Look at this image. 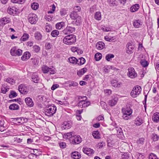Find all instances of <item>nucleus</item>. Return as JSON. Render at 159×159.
I'll return each mask as SVG.
<instances>
[{
    "label": "nucleus",
    "mask_w": 159,
    "mask_h": 159,
    "mask_svg": "<svg viewBox=\"0 0 159 159\" xmlns=\"http://www.w3.org/2000/svg\"><path fill=\"white\" fill-rule=\"evenodd\" d=\"M76 41V36L73 34L66 36L63 39V43L66 45H71Z\"/></svg>",
    "instance_id": "1"
},
{
    "label": "nucleus",
    "mask_w": 159,
    "mask_h": 159,
    "mask_svg": "<svg viewBox=\"0 0 159 159\" xmlns=\"http://www.w3.org/2000/svg\"><path fill=\"white\" fill-rule=\"evenodd\" d=\"M79 99H82L78 103V106L80 108L87 107L90 104V102L87 100V98L86 96H81Z\"/></svg>",
    "instance_id": "2"
},
{
    "label": "nucleus",
    "mask_w": 159,
    "mask_h": 159,
    "mask_svg": "<svg viewBox=\"0 0 159 159\" xmlns=\"http://www.w3.org/2000/svg\"><path fill=\"white\" fill-rule=\"evenodd\" d=\"M57 111V107L54 104H52L46 108L45 114L49 116H52Z\"/></svg>",
    "instance_id": "3"
},
{
    "label": "nucleus",
    "mask_w": 159,
    "mask_h": 159,
    "mask_svg": "<svg viewBox=\"0 0 159 159\" xmlns=\"http://www.w3.org/2000/svg\"><path fill=\"white\" fill-rule=\"evenodd\" d=\"M123 113L122 117L125 120H128L131 117V115L132 113V110L129 108H123L122 109Z\"/></svg>",
    "instance_id": "4"
},
{
    "label": "nucleus",
    "mask_w": 159,
    "mask_h": 159,
    "mask_svg": "<svg viewBox=\"0 0 159 159\" xmlns=\"http://www.w3.org/2000/svg\"><path fill=\"white\" fill-rule=\"evenodd\" d=\"M141 91V88L140 86H136L134 87L131 92V95L133 98L137 97Z\"/></svg>",
    "instance_id": "5"
},
{
    "label": "nucleus",
    "mask_w": 159,
    "mask_h": 159,
    "mask_svg": "<svg viewBox=\"0 0 159 159\" xmlns=\"http://www.w3.org/2000/svg\"><path fill=\"white\" fill-rule=\"evenodd\" d=\"M70 17L73 20H76L75 24L76 25L80 24L81 19V17L79 16L77 12L73 11L70 15Z\"/></svg>",
    "instance_id": "6"
},
{
    "label": "nucleus",
    "mask_w": 159,
    "mask_h": 159,
    "mask_svg": "<svg viewBox=\"0 0 159 159\" xmlns=\"http://www.w3.org/2000/svg\"><path fill=\"white\" fill-rule=\"evenodd\" d=\"M10 52L12 56H20L22 53V51L19 49H17L16 47L12 48L10 50Z\"/></svg>",
    "instance_id": "7"
},
{
    "label": "nucleus",
    "mask_w": 159,
    "mask_h": 159,
    "mask_svg": "<svg viewBox=\"0 0 159 159\" xmlns=\"http://www.w3.org/2000/svg\"><path fill=\"white\" fill-rule=\"evenodd\" d=\"M42 69L43 73H48L50 74H53L55 73V70L53 68L49 67L44 65L42 67Z\"/></svg>",
    "instance_id": "8"
},
{
    "label": "nucleus",
    "mask_w": 159,
    "mask_h": 159,
    "mask_svg": "<svg viewBox=\"0 0 159 159\" xmlns=\"http://www.w3.org/2000/svg\"><path fill=\"white\" fill-rule=\"evenodd\" d=\"M28 20L31 24H35L38 20L37 16L34 14L31 13L29 16Z\"/></svg>",
    "instance_id": "9"
},
{
    "label": "nucleus",
    "mask_w": 159,
    "mask_h": 159,
    "mask_svg": "<svg viewBox=\"0 0 159 159\" xmlns=\"http://www.w3.org/2000/svg\"><path fill=\"white\" fill-rule=\"evenodd\" d=\"M128 71V75L129 77L131 78H134L137 77V74L133 68L131 67L129 68Z\"/></svg>",
    "instance_id": "10"
},
{
    "label": "nucleus",
    "mask_w": 159,
    "mask_h": 159,
    "mask_svg": "<svg viewBox=\"0 0 159 159\" xmlns=\"http://www.w3.org/2000/svg\"><path fill=\"white\" fill-rule=\"evenodd\" d=\"M18 89L20 93L22 94H26L28 92L27 87L23 84L20 85L18 87Z\"/></svg>",
    "instance_id": "11"
},
{
    "label": "nucleus",
    "mask_w": 159,
    "mask_h": 159,
    "mask_svg": "<svg viewBox=\"0 0 159 159\" xmlns=\"http://www.w3.org/2000/svg\"><path fill=\"white\" fill-rule=\"evenodd\" d=\"M71 143L73 144H78L80 143L82 141L81 138L80 136L74 135L73 138L70 139Z\"/></svg>",
    "instance_id": "12"
},
{
    "label": "nucleus",
    "mask_w": 159,
    "mask_h": 159,
    "mask_svg": "<svg viewBox=\"0 0 159 159\" xmlns=\"http://www.w3.org/2000/svg\"><path fill=\"white\" fill-rule=\"evenodd\" d=\"M126 53L130 54L133 52L134 46L131 43H129L126 45Z\"/></svg>",
    "instance_id": "13"
},
{
    "label": "nucleus",
    "mask_w": 159,
    "mask_h": 159,
    "mask_svg": "<svg viewBox=\"0 0 159 159\" xmlns=\"http://www.w3.org/2000/svg\"><path fill=\"white\" fill-rule=\"evenodd\" d=\"M11 22V19L10 18L5 17H3L0 20V25L3 26L5 24L9 23Z\"/></svg>",
    "instance_id": "14"
},
{
    "label": "nucleus",
    "mask_w": 159,
    "mask_h": 159,
    "mask_svg": "<svg viewBox=\"0 0 159 159\" xmlns=\"http://www.w3.org/2000/svg\"><path fill=\"white\" fill-rule=\"evenodd\" d=\"M75 29L74 27L70 26H67L64 31V33L66 34H67L75 32Z\"/></svg>",
    "instance_id": "15"
},
{
    "label": "nucleus",
    "mask_w": 159,
    "mask_h": 159,
    "mask_svg": "<svg viewBox=\"0 0 159 159\" xmlns=\"http://www.w3.org/2000/svg\"><path fill=\"white\" fill-rule=\"evenodd\" d=\"M7 12L10 15H13L17 13L18 10L15 7H9L7 8Z\"/></svg>",
    "instance_id": "16"
},
{
    "label": "nucleus",
    "mask_w": 159,
    "mask_h": 159,
    "mask_svg": "<svg viewBox=\"0 0 159 159\" xmlns=\"http://www.w3.org/2000/svg\"><path fill=\"white\" fill-rule=\"evenodd\" d=\"M111 84L113 87L115 88L120 87L122 84L121 83L118 82L117 80L114 79L111 80Z\"/></svg>",
    "instance_id": "17"
},
{
    "label": "nucleus",
    "mask_w": 159,
    "mask_h": 159,
    "mask_svg": "<svg viewBox=\"0 0 159 159\" xmlns=\"http://www.w3.org/2000/svg\"><path fill=\"white\" fill-rule=\"evenodd\" d=\"M82 150L84 153L88 156H90L94 152L93 150L88 148H83Z\"/></svg>",
    "instance_id": "18"
},
{
    "label": "nucleus",
    "mask_w": 159,
    "mask_h": 159,
    "mask_svg": "<svg viewBox=\"0 0 159 159\" xmlns=\"http://www.w3.org/2000/svg\"><path fill=\"white\" fill-rule=\"evenodd\" d=\"M142 22L139 20H134L133 22L134 26L136 28L139 27L142 25Z\"/></svg>",
    "instance_id": "19"
},
{
    "label": "nucleus",
    "mask_w": 159,
    "mask_h": 159,
    "mask_svg": "<svg viewBox=\"0 0 159 159\" xmlns=\"http://www.w3.org/2000/svg\"><path fill=\"white\" fill-rule=\"evenodd\" d=\"M31 56L30 53L28 52H26L24 53L21 57V60L24 61L29 59Z\"/></svg>",
    "instance_id": "20"
},
{
    "label": "nucleus",
    "mask_w": 159,
    "mask_h": 159,
    "mask_svg": "<svg viewBox=\"0 0 159 159\" xmlns=\"http://www.w3.org/2000/svg\"><path fill=\"white\" fill-rule=\"evenodd\" d=\"M71 157L74 159H79L81 157V155L78 152H74L71 153Z\"/></svg>",
    "instance_id": "21"
},
{
    "label": "nucleus",
    "mask_w": 159,
    "mask_h": 159,
    "mask_svg": "<svg viewBox=\"0 0 159 159\" xmlns=\"http://www.w3.org/2000/svg\"><path fill=\"white\" fill-rule=\"evenodd\" d=\"M140 6L138 4L132 5L130 8V11L132 12L137 11L139 9Z\"/></svg>",
    "instance_id": "22"
},
{
    "label": "nucleus",
    "mask_w": 159,
    "mask_h": 159,
    "mask_svg": "<svg viewBox=\"0 0 159 159\" xmlns=\"http://www.w3.org/2000/svg\"><path fill=\"white\" fill-rule=\"evenodd\" d=\"M71 124L70 121H65L62 124V127L64 129H68L71 127Z\"/></svg>",
    "instance_id": "23"
},
{
    "label": "nucleus",
    "mask_w": 159,
    "mask_h": 159,
    "mask_svg": "<svg viewBox=\"0 0 159 159\" xmlns=\"http://www.w3.org/2000/svg\"><path fill=\"white\" fill-rule=\"evenodd\" d=\"M31 79L35 83H38L39 80V78L36 73H34L32 74Z\"/></svg>",
    "instance_id": "24"
},
{
    "label": "nucleus",
    "mask_w": 159,
    "mask_h": 159,
    "mask_svg": "<svg viewBox=\"0 0 159 159\" xmlns=\"http://www.w3.org/2000/svg\"><path fill=\"white\" fill-rule=\"evenodd\" d=\"M25 101L27 105L30 107H32L34 103L32 101V99L30 97H28L25 98Z\"/></svg>",
    "instance_id": "25"
},
{
    "label": "nucleus",
    "mask_w": 159,
    "mask_h": 159,
    "mask_svg": "<svg viewBox=\"0 0 159 159\" xmlns=\"http://www.w3.org/2000/svg\"><path fill=\"white\" fill-rule=\"evenodd\" d=\"M118 101V99L117 98H114L112 99L109 100L108 104L111 106H114L116 104Z\"/></svg>",
    "instance_id": "26"
},
{
    "label": "nucleus",
    "mask_w": 159,
    "mask_h": 159,
    "mask_svg": "<svg viewBox=\"0 0 159 159\" xmlns=\"http://www.w3.org/2000/svg\"><path fill=\"white\" fill-rule=\"evenodd\" d=\"M105 46L104 43L102 42H99L97 43L96 45V48L98 50L102 49Z\"/></svg>",
    "instance_id": "27"
},
{
    "label": "nucleus",
    "mask_w": 159,
    "mask_h": 159,
    "mask_svg": "<svg viewBox=\"0 0 159 159\" xmlns=\"http://www.w3.org/2000/svg\"><path fill=\"white\" fill-rule=\"evenodd\" d=\"M74 134L75 133L73 132L67 133L66 134L64 135L63 137L67 139H70L73 138V136H74Z\"/></svg>",
    "instance_id": "28"
},
{
    "label": "nucleus",
    "mask_w": 159,
    "mask_h": 159,
    "mask_svg": "<svg viewBox=\"0 0 159 159\" xmlns=\"http://www.w3.org/2000/svg\"><path fill=\"white\" fill-rule=\"evenodd\" d=\"M87 69L86 68H84L79 70L77 71V75L80 77L83 75L87 71Z\"/></svg>",
    "instance_id": "29"
},
{
    "label": "nucleus",
    "mask_w": 159,
    "mask_h": 159,
    "mask_svg": "<svg viewBox=\"0 0 159 159\" xmlns=\"http://www.w3.org/2000/svg\"><path fill=\"white\" fill-rule=\"evenodd\" d=\"M34 37L36 40H41L42 39V36L40 32H36L34 33Z\"/></svg>",
    "instance_id": "30"
},
{
    "label": "nucleus",
    "mask_w": 159,
    "mask_h": 159,
    "mask_svg": "<svg viewBox=\"0 0 159 159\" xmlns=\"http://www.w3.org/2000/svg\"><path fill=\"white\" fill-rule=\"evenodd\" d=\"M152 120L154 122H156L159 121V113L156 112L153 114Z\"/></svg>",
    "instance_id": "31"
},
{
    "label": "nucleus",
    "mask_w": 159,
    "mask_h": 159,
    "mask_svg": "<svg viewBox=\"0 0 159 159\" xmlns=\"http://www.w3.org/2000/svg\"><path fill=\"white\" fill-rule=\"evenodd\" d=\"M85 62V59L83 57H81L80 58L77 59L76 64L79 65H82L84 64Z\"/></svg>",
    "instance_id": "32"
},
{
    "label": "nucleus",
    "mask_w": 159,
    "mask_h": 159,
    "mask_svg": "<svg viewBox=\"0 0 159 159\" xmlns=\"http://www.w3.org/2000/svg\"><path fill=\"white\" fill-rule=\"evenodd\" d=\"M64 23L62 21L56 24L55 26L57 29L60 30L64 26Z\"/></svg>",
    "instance_id": "33"
},
{
    "label": "nucleus",
    "mask_w": 159,
    "mask_h": 159,
    "mask_svg": "<svg viewBox=\"0 0 159 159\" xmlns=\"http://www.w3.org/2000/svg\"><path fill=\"white\" fill-rule=\"evenodd\" d=\"M95 18L97 20H100L101 19V12L98 11L95 13L94 16Z\"/></svg>",
    "instance_id": "34"
},
{
    "label": "nucleus",
    "mask_w": 159,
    "mask_h": 159,
    "mask_svg": "<svg viewBox=\"0 0 159 159\" xmlns=\"http://www.w3.org/2000/svg\"><path fill=\"white\" fill-rule=\"evenodd\" d=\"M92 135L95 139H99L100 138V134L98 131H95L93 132Z\"/></svg>",
    "instance_id": "35"
},
{
    "label": "nucleus",
    "mask_w": 159,
    "mask_h": 159,
    "mask_svg": "<svg viewBox=\"0 0 159 159\" xmlns=\"http://www.w3.org/2000/svg\"><path fill=\"white\" fill-rule=\"evenodd\" d=\"M9 109L11 110H17L19 109L18 105L16 104H11L9 106Z\"/></svg>",
    "instance_id": "36"
},
{
    "label": "nucleus",
    "mask_w": 159,
    "mask_h": 159,
    "mask_svg": "<svg viewBox=\"0 0 159 159\" xmlns=\"http://www.w3.org/2000/svg\"><path fill=\"white\" fill-rule=\"evenodd\" d=\"M69 62L72 64H76L77 59L75 57H70L68 58Z\"/></svg>",
    "instance_id": "37"
},
{
    "label": "nucleus",
    "mask_w": 159,
    "mask_h": 159,
    "mask_svg": "<svg viewBox=\"0 0 159 159\" xmlns=\"http://www.w3.org/2000/svg\"><path fill=\"white\" fill-rule=\"evenodd\" d=\"M39 156V154H37V153H31L30 154L28 155V157L30 159H36L37 157Z\"/></svg>",
    "instance_id": "38"
},
{
    "label": "nucleus",
    "mask_w": 159,
    "mask_h": 159,
    "mask_svg": "<svg viewBox=\"0 0 159 159\" xmlns=\"http://www.w3.org/2000/svg\"><path fill=\"white\" fill-rule=\"evenodd\" d=\"M29 38V35L26 33H24L20 39V40L22 41H25L27 40Z\"/></svg>",
    "instance_id": "39"
},
{
    "label": "nucleus",
    "mask_w": 159,
    "mask_h": 159,
    "mask_svg": "<svg viewBox=\"0 0 159 159\" xmlns=\"http://www.w3.org/2000/svg\"><path fill=\"white\" fill-rule=\"evenodd\" d=\"M140 63L141 65L144 67H147L148 65V61L144 59L141 60L140 61Z\"/></svg>",
    "instance_id": "40"
},
{
    "label": "nucleus",
    "mask_w": 159,
    "mask_h": 159,
    "mask_svg": "<svg viewBox=\"0 0 159 159\" xmlns=\"http://www.w3.org/2000/svg\"><path fill=\"white\" fill-rule=\"evenodd\" d=\"M143 123L142 120L139 118H136L134 122L135 124L138 126L140 125Z\"/></svg>",
    "instance_id": "41"
},
{
    "label": "nucleus",
    "mask_w": 159,
    "mask_h": 159,
    "mask_svg": "<svg viewBox=\"0 0 159 159\" xmlns=\"http://www.w3.org/2000/svg\"><path fill=\"white\" fill-rule=\"evenodd\" d=\"M102 57V55L100 53H97L95 55L94 58L97 61L100 60Z\"/></svg>",
    "instance_id": "42"
},
{
    "label": "nucleus",
    "mask_w": 159,
    "mask_h": 159,
    "mask_svg": "<svg viewBox=\"0 0 159 159\" xmlns=\"http://www.w3.org/2000/svg\"><path fill=\"white\" fill-rule=\"evenodd\" d=\"M114 56L113 54H109L106 55L105 57L106 60L108 61H110L111 60V59L114 58Z\"/></svg>",
    "instance_id": "43"
},
{
    "label": "nucleus",
    "mask_w": 159,
    "mask_h": 159,
    "mask_svg": "<svg viewBox=\"0 0 159 159\" xmlns=\"http://www.w3.org/2000/svg\"><path fill=\"white\" fill-rule=\"evenodd\" d=\"M144 139L143 138H140L137 141V143L140 145H143V144Z\"/></svg>",
    "instance_id": "44"
},
{
    "label": "nucleus",
    "mask_w": 159,
    "mask_h": 159,
    "mask_svg": "<svg viewBox=\"0 0 159 159\" xmlns=\"http://www.w3.org/2000/svg\"><path fill=\"white\" fill-rule=\"evenodd\" d=\"M33 51L35 52H38L40 49V47L38 45H34L33 47Z\"/></svg>",
    "instance_id": "45"
},
{
    "label": "nucleus",
    "mask_w": 159,
    "mask_h": 159,
    "mask_svg": "<svg viewBox=\"0 0 159 159\" xmlns=\"http://www.w3.org/2000/svg\"><path fill=\"white\" fill-rule=\"evenodd\" d=\"M31 60H32V63L34 65L37 66L38 65L39 63V59L34 58H32Z\"/></svg>",
    "instance_id": "46"
},
{
    "label": "nucleus",
    "mask_w": 159,
    "mask_h": 159,
    "mask_svg": "<svg viewBox=\"0 0 159 159\" xmlns=\"http://www.w3.org/2000/svg\"><path fill=\"white\" fill-rule=\"evenodd\" d=\"M17 96V94L16 93L12 91H11L9 95V97L11 98L15 97Z\"/></svg>",
    "instance_id": "47"
},
{
    "label": "nucleus",
    "mask_w": 159,
    "mask_h": 159,
    "mask_svg": "<svg viewBox=\"0 0 159 159\" xmlns=\"http://www.w3.org/2000/svg\"><path fill=\"white\" fill-rule=\"evenodd\" d=\"M69 85L70 87H76L78 85V84L76 82L71 81L69 82Z\"/></svg>",
    "instance_id": "48"
},
{
    "label": "nucleus",
    "mask_w": 159,
    "mask_h": 159,
    "mask_svg": "<svg viewBox=\"0 0 159 159\" xmlns=\"http://www.w3.org/2000/svg\"><path fill=\"white\" fill-rule=\"evenodd\" d=\"M31 7L33 9L35 10L38 9L39 5L38 3L34 2L32 4Z\"/></svg>",
    "instance_id": "49"
},
{
    "label": "nucleus",
    "mask_w": 159,
    "mask_h": 159,
    "mask_svg": "<svg viewBox=\"0 0 159 159\" xmlns=\"http://www.w3.org/2000/svg\"><path fill=\"white\" fill-rule=\"evenodd\" d=\"M58 31L56 30L52 31L51 33V35L53 37H56L59 34Z\"/></svg>",
    "instance_id": "50"
},
{
    "label": "nucleus",
    "mask_w": 159,
    "mask_h": 159,
    "mask_svg": "<svg viewBox=\"0 0 159 159\" xmlns=\"http://www.w3.org/2000/svg\"><path fill=\"white\" fill-rule=\"evenodd\" d=\"M149 159H159L157 156L153 153H151L148 157Z\"/></svg>",
    "instance_id": "51"
},
{
    "label": "nucleus",
    "mask_w": 159,
    "mask_h": 159,
    "mask_svg": "<svg viewBox=\"0 0 159 159\" xmlns=\"http://www.w3.org/2000/svg\"><path fill=\"white\" fill-rule=\"evenodd\" d=\"M159 136L155 134H152V140L154 141H157L159 139Z\"/></svg>",
    "instance_id": "52"
},
{
    "label": "nucleus",
    "mask_w": 159,
    "mask_h": 159,
    "mask_svg": "<svg viewBox=\"0 0 159 159\" xmlns=\"http://www.w3.org/2000/svg\"><path fill=\"white\" fill-rule=\"evenodd\" d=\"M5 81L11 84H13L15 82V80L13 79L10 78L5 79Z\"/></svg>",
    "instance_id": "53"
},
{
    "label": "nucleus",
    "mask_w": 159,
    "mask_h": 159,
    "mask_svg": "<svg viewBox=\"0 0 159 159\" xmlns=\"http://www.w3.org/2000/svg\"><path fill=\"white\" fill-rule=\"evenodd\" d=\"M135 157L137 159H143L144 158L143 155L141 153H137Z\"/></svg>",
    "instance_id": "54"
},
{
    "label": "nucleus",
    "mask_w": 159,
    "mask_h": 159,
    "mask_svg": "<svg viewBox=\"0 0 159 159\" xmlns=\"http://www.w3.org/2000/svg\"><path fill=\"white\" fill-rule=\"evenodd\" d=\"M9 89L8 88H7L6 87H5L4 86H2L1 89L2 93H3L5 94L9 90Z\"/></svg>",
    "instance_id": "55"
},
{
    "label": "nucleus",
    "mask_w": 159,
    "mask_h": 159,
    "mask_svg": "<svg viewBox=\"0 0 159 159\" xmlns=\"http://www.w3.org/2000/svg\"><path fill=\"white\" fill-rule=\"evenodd\" d=\"M110 66H105L103 68V70L105 73H108L110 71Z\"/></svg>",
    "instance_id": "56"
},
{
    "label": "nucleus",
    "mask_w": 159,
    "mask_h": 159,
    "mask_svg": "<svg viewBox=\"0 0 159 159\" xmlns=\"http://www.w3.org/2000/svg\"><path fill=\"white\" fill-rule=\"evenodd\" d=\"M5 129V127L3 126V122L0 120V131H3Z\"/></svg>",
    "instance_id": "57"
},
{
    "label": "nucleus",
    "mask_w": 159,
    "mask_h": 159,
    "mask_svg": "<svg viewBox=\"0 0 159 159\" xmlns=\"http://www.w3.org/2000/svg\"><path fill=\"white\" fill-rule=\"evenodd\" d=\"M25 0H11V2L13 3H23Z\"/></svg>",
    "instance_id": "58"
},
{
    "label": "nucleus",
    "mask_w": 159,
    "mask_h": 159,
    "mask_svg": "<svg viewBox=\"0 0 159 159\" xmlns=\"http://www.w3.org/2000/svg\"><path fill=\"white\" fill-rule=\"evenodd\" d=\"M81 10V7L79 6H76L74 8L73 11H75L76 12H79Z\"/></svg>",
    "instance_id": "59"
},
{
    "label": "nucleus",
    "mask_w": 159,
    "mask_h": 159,
    "mask_svg": "<svg viewBox=\"0 0 159 159\" xmlns=\"http://www.w3.org/2000/svg\"><path fill=\"white\" fill-rule=\"evenodd\" d=\"M45 30L47 32H50L52 30V27L49 24L47 25L46 26Z\"/></svg>",
    "instance_id": "60"
},
{
    "label": "nucleus",
    "mask_w": 159,
    "mask_h": 159,
    "mask_svg": "<svg viewBox=\"0 0 159 159\" xmlns=\"http://www.w3.org/2000/svg\"><path fill=\"white\" fill-rule=\"evenodd\" d=\"M105 143L103 142L98 143L97 144V147L99 148H101L104 145Z\"/></svg>",
    "instance_id": "61"
},
{
    "label": "nucleus",
    "mask_w": 159,
    "mask_h": 159,
    "mask_svg": "<svg viewBox=\"0 0 159 159\" xmlns=\"http://www.w3.org/2000/svg\"><path fill=\"white\" fill-rule=\"evenodd\" d=\"M113 38V37L109 38L108 36H106L105 37L104 39L106 41L111 42L114 39Z\"/></svg>",
    "instance_id": "62"
},
{
    "label": "nucleus",
    "mask_w": 159,
    "mask_h": 159,
    "mask_svg": "<svg viewBox=\"0 0 159 159\" xmlns=\"http://www.w3.org/2000/svg\"><path fill=\"white\" fill-rule=\"evenodd\" d=\"M60 147L62 148H64L66 147V144L64 142H61L59 143Z\"/></svg>",
    "instance_id": "63"
},
{
    "label": "nucleus",
    "mask_w": 159,
    "mask_h": 159,
    "mask_svg": "<svg viewBox=\"0 0 159 159\" xmlns=\"http://www.w3.org/2000/svg\"><path fill=\"white\" fill-rule=\"evenodd\" d=\"M52 45L48 43H46L45 44V47L47 49H49L51 48Z\"/></svg>",
    "instance_id": "64"
}]
</instances>
